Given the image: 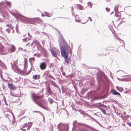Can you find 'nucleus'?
<instances>
[{"label": "nucleus", "instance_id": "7ed1b4c3", "mask_svg": "<svg viewBox=\"0 0 131 131\" xmlns=\"http://www.w3.org/2000/svg\"><path fill=\"white\" fill-rule=\"evenodd\" d=\"M32 99L34 102L37 104V105L40 106L42 108L46 110H49V108L47 106L42 104H39L35 100V99H39L41 98L42 97L40 96H37L36 94L34 93H32Z\"/></svg>", "mask_w": 131, "mask_h": 131}, {"label": "nucleus", "instance_id": "9d476101", "mask_svg": "<svg viewBox=\"0 0 131 131\" xmlns=\"http://www.w3.org/2000/svg\"><path fill=\"white\" fill-rule=\"evenodd\" d=\"M40 51L44 56L46 57L47 55V52L46 51V49L43 48H41Z\"/></svg>", "mask_w": 131, "mask_h": 131}, {"label": "nucleus", "instance_id": "603ef678", "mask_svg": "<svg viewBox=\"0 0 131 131\" xmlns=\"http://www.w3.org/2000/svg\"><path fill=\"white\" fill-rule=\"evenodd\" d=\"M71 9H72V11H73V10L74 9V8H73V7H71Z\"/></svg>", "mask_w": 131, "mask_h": 131}, {"label": "nucleus", "instance_id": "a18cd8bd", "mask_svg": "<svg viewBox=\"0 0 131 131\" xmlns=\"http://www.w3.org/2000/svg\"><path fill=\"white\" fill-rule=\"evenodd\" d=\"M88 18L90 19V21H91L92 20V19L91 18V17H88Z\"/></svg>", "mask_w": 131, "mask_h": 131}, {"label": "nucleus", "instance_id": "2eb2a0df", "mask_svg": "<svg viewBox=\"0 0 131 131\" xmlns=\"http://www.w3.org/2000/svg\"><path fill=\"white\" fill-rule=\"evenodd\" d=\"M76 5L77 7L80 10H82L84 9V7L80 4H77Z\"/></svg>", "mask_w": 131, "mask_h": 131}, {"label": "nucleus", "instance_id": "c756f323", "mask_svg": "<svg viewBox=\"0 0 131 131\" xmlns=\"http://www.w3.org/2000/svg\"><path fill=\"white\" fill-rule=\"evenodd\" d=\"M50 101V103H52L53 102V100L52 99L50 98H49L48 99Z\"/></svg>", "mask_w": 131, "mask_h": 131}, {"label": "nucleus", "instance_id": "f8f14e48", "mask_svg": "<svg viewBox=\"0 0 131 131\" xmlns=\"http://www.w3.org/2000/svg\"><path fill=\"white\" fill-rule=\"evenodd\" d=\"M46 67V65L45 62H43L41 63L40 65V67L41 69L42 70L45 69Z\"/></svg>", "mask_w": 131, "mask_h": 131}, {"label": "nucleus", "instance_id": "774afa93", "mask_svg": "<svg viewBox=\"0 0 131 131\" xmlns=\"http://www.w3.org/2000/svg\"><path fill=\"white\" fill-rule=\"evenodd\" d=\"M42 16H44V15L43 14H42Z\"/></svg>", "mask_w": 131, "mask_h": 131}, {"label": "nucleus", "instance_id": "e2e57ef3", "mask_svg": "<svg viewBox=\"0 0 131 131\" xmlns=\"http://www.w3.org/2000/svg\"><path fill=\"white\" fill-rule=\"evenodd\" d=\"M79 1H80L82 3V0H79Z\"/></svg>", "mask_w": 131, "mask_h": 131}, {"label": "nucleus", "instance_id": "6e6d98bb", "mask_svg": "<svg viewBox=\"0 0 131 131\" xmlns=\"http://www.w3.org/2000/svg\"><path fill=\"white\" fill-rule=\"evenodd\" d=\"M127 79H123V81H127Z\"/></svg>", "mask_w": 131, "mask_h": 131}, {"label": "nucleus", "instance_id": "9b49d317", "mask_svg": "<svg viewBox=\"0 0 131 131\" xmlns=\"http://www.w3.org/2000/svg\"><path fill=\"white\" fill-rule=\"evenodd\" d=\"M35 61V58L34 57L30 58L29 59V61L30 62L31 66H32Z\"/></svg>", "mask_w": 131, "mask_h": 131}, {"label": "nucleus", "instance_id": "5701e85b", "mask_svg": "<svg viewBox=\"0 0 131 131\" xmlns=\"http://www.w3.org/2000/svg\"><path fill=\"white\" fill-rule=\"evenodd\" d=\"M47 90L49 94L51 93V91L49 86L47 88Z\"/></svg>", "mask_w": 131, "mask_h": 131}, {"label": "nucleus", "instance_id": "dca6fc26", "mask_svg": "<svg viewBox=\"0 0 131 131\" xmlns=\"http://www.w3.org/2000/svg\"><path fill=\"white\" fill-rule=\"evenodd\" d=\"M114 37L116 39L119 40L124 45V41L120 39L119 38L118 36L115 35V36Z\"/></svg>", "mask_w": 131, "mask_h": 131}, {"label": "nucleus", "instance_id": "c9c22d12", "mask_svg": "<svg viewBox=\"0 0 131 131\" xmlns=\"http://www.w3.org/2000/svg\"><path fill=\"white\" fill-rule=\"evenodd\" d=\"M10 30L9 29H7L6 30V31L8 33H9L10 32Z\"/></svg>", "mask_w": 131, "mask_h": 131}, {"label": "nucleus", "instance_id": "393cba45", "mask_svg": "<svg viewBox=\"0 0 131 131\" xmlns=\"http://www.w3.org/2000/svg\"><path fill=\"white\" fill-rule=\"evenodd\" d=\"M28 124H29V125L28 126V128L27 129V130H28L29 129V128H30V127H31L32 125V123L31 122H29L28 123Z\"/></svg>", "mask_w": 131, "mask_h": 131}, {"label": "nucleus", "instance_id": "680f3d73", "mask_svg": "<svg viewBox=\"0 0 131 131\" xmlns=\"http://www.w3.org/2000/svg\"><path fill=\"white\" fill-rule=\"evenodd\" d=\"M25 126H26V125H24V124L23 125V127H24Z\"/></svg>", "mask_w": 131, "mask_h": 131}, {"label": "nucleus", "instance_id": "f257e3e1", "mask_svg": "<svg viewBox=\"0 0 131 131\" xmlns=\"http://www.w3.org/2000/svg\"><path fill=\"white\" fill-rule=\"evenodd\" d=\"M58 40L61 55L65 58V63L66 64H69L70 59L68 58V53L70 51L71 53V49H70L68 43L63 38L62 35H59Z\"/></svg>", "mask_w": 131, "mask_h": 131}, {"label": "nucleus", "instance_id": "c03bdc74", "mask_svg": "<svg viewBox=\"0 0 131 131\" xmlns=\"http://www.w3.org/2000/svg\"><path fill=\"white\" fill-rule=\"evenodd\" d=\"M82 83L80 82L79 83V86H82Z\"/></svg>", "mask_w": 131, "mask_h": 131}, {"label": "nucleus", "instance_id": "ea45409f", "mask_svg": "<svg viewBox=\"0 0 131 131\" xmlns=\"http://www.w3.org/2000/svg\"><path fill=\"white\" fill-rule=\"evenodd\" d=\"M42 26H44V28H45L46 27V25H45V23H42Z\"/></svg>", "mask_w": 131, "mask_h": 131}, {"label": "nucleus", "instance_id": "f3484780", "mask_svg": "<svg viewBox=\"0 0 131 131\" xmlns=\"http://www.w3.org/2000/svg\"><path fill=\"white\" fill-rule=\"evenodd\" d=\"M113 94L116 95H118L121 96V95L119 93L117 92L116 90H114L113 92Z\"/></svg>", "mask_w": 131, "mask_h": 131}, {"label": "nucleus", "instance_id": "20e7f679", "mask_svg": "<svg viewBox=\"0 0 131 131\" xmlns=\"http://www.w3.org/2000/svg\"><path fill=\"white\" fill-rule=\"evenodd\" d=\"M17 60L14 61L13 63H11L12 68L14 71L16 72L17 73H21L23 71L18 67L17 66Z\"/></svg>", "mask_w": 131, "mask_h": 131}, {"label": "nucleus", "instance_id": "49530a36", "mask_svg": "<svg viewBox=\"0 0 131 131\" xmlns=\"http://www.w3.org/2000/svg\"><path fill=\"white\" fill-rule=\"evenodd\" d=\"M6 129V126H4V127H3V129Z\"/></svg>", "mask_w": 131, "mask_h": 131}, {"label": "nucleus", "instance_id": "a19ab883", "mask_svg": "<svg viewBox=\"0 0 131 131\" xmlns=\"http://www.w3.org/2000/svg\"><path fill=\"white\" fill-rule=\"evenodd\" d=\"M28 124V123H26L24 124V125H26V126H28H28L29 124Z\"/></svg>", "mask_w": 131, "mask_h": 131}, {"label": "nucleus", "instance_id": "de8ad7c7", "mask_svg": "<svg viewBox=\"0 0 131 131\" xmlns=\"http://www.w3.org/2000/svg\"><path fill=\"white\" fill-rule=\"evenodd\" d=\"M13 120L12 121V123H13L15 121V118L14 117V116H13Z\"/></svg>", "mask_w": 131, "mask_h": 131}, {"label": "nucleus", "instance_id": "13d9d810", "mask_svg": "<svg viewBox=\"0 0 131 131\" xmlns=\"http://www.w3.org/2000/svg\"><path fill=\"white\" fill-rule=\"evenodd\" d=\"M97 122V123L99 125H100V124L99 123V122Z\"/></svg>", "mask_w": 131, "mask_h": 131}, {"label": "nucleus", "instance_id": "ddd939ff", "mask_svg": "<svg viewBox=\"0 0 131 131\" xmlns=\"http://www.w3.org/2000/svg\"><path fill=\"white\" fill-rule=\"evenodd\" d=\"M8 86L9 88L11 90H13L16 89L15 86L12 84L8 83Z\"/></svg>", "mask_w": 131, "mask_h": 131}, {"label": "nucleus", "instance_id": "37998d69", "mask_svg": "<svg viewBox=\"0 0 131 131\" xmlns=\"http://www.w3.org/2000/svg\"><path fill=\"white\" fill-rule=\"evenodd\" d=\"M11 25V24H8L6 25V26H8L9 27Z\"/></svg>", "mask_w": 131, "mask_h": 131}, {"label": "nucleus", "instance_id": "bf43d9fd", "mask_svg": "<svg viewBox=\"0 0 131 131\" xmlns=\"http://www.w3.org/2000/svg\"><path fill=\"white\" fill-rule=\"evenodd\" d=\"M28 35L29 36H31L29 34V33H28Z\"/></svg>", "mask_w": 131, "mask_h": 131}, {"label": "nucleus", "instance_id": "72a5a7b5", "mask_svg": "<svg viewBox=\"0 0 131 131\" xmlns=\"http://www.w3.org/2000/svg\"><path fill=\"white\" fill-rule=\"evenodd\" d=\"M88 117H90V118H91V119H93V120L94 121H96V120L94 119L91 116H90L89 115H88Z\"/></svg>", "mask_w": 131, "mask_h": 131}, {"label": "nucleus", "instance_id": "6e6552de", "mask_svg": "<svg viewBox=\"0 0 131 131\" xmlns=\"http://www.w3.org/2000/svg\"><path fill=\"white\" fill-rule=\"evenodd\" d=\"M13 12L9 11L10 13L14 17L17 18V15L18 14V12L15 10H13Z\"/></svg>", "mask_w": 131, "mask_h": 131}, {"label": "nucleus", "instance_id": "4468645a", "mask_svg": "<svg viewBox=\"0 0 131 131\" xmlns=\"http://www.w3.org/2000/svg\"><path fill=\"white\" fill-rule=\"evenodd\" d=\"M40 76L39 75H34L33 76V78L35 80L38 79H40Z\"/></svg>", "mask_w": 131, "mask_h": 131}, {"label": "nucleus", "instance_id": "6ab92c4d", "mask_svg": "<svg viewBox=\"0 0 131 131\" xmlns=\"http://www.w3.org/2000/svg\"><path fill=\"white\" fill-rule=\"evenodd\" d=\"M118 5H115V6L114 8V10L115 11V12H118Z\"/></svg>", "mask_w": 131, "mask_h": 131}, {"label": "nucleus", "instance_id": "412c9836", "mask_svg": "<svg viewBox=\"0 0 131 131\" xmlns=\"http://www.w3.org/2000/svg\"><path fill=\"white\" fill-rule=\"evenodd\" d=\"M14 99L16 100V101L15 102L16 103H17L19 101V97L18 96H15L14 98Z\"/></svg>", "mask_w": 131, "mask_h": 131}, {"label": "nucleus", "instance_id": "338daca9", "mask_svg": "<svg viewBox=\"0 0 131 131\" xmlns=\"http://www.w3.org/2000/svg\"><path fill=\"white\" fill-rule=\"evenodd\" d=\"M99 104H100L99 105V106H100V105H101V104H102L101 103H100Z\"/></svg>", "mask_w": 131, "mask_h": 131}, {"label": "nucleus", "instance_id": "0e129e2a", "mask_svg": "<svg viewBox=\"0 0 131 131\" xmlns=\"http://www.w3.org/2000/svg\"><path fill=\"white\" fill-rule=\"evenodd\" d=\"M113 13V12H112L111 13V15Z\"/></svg>", "mask_w": 131, "mask_h": 131}, {"label": "nucleus", "instance_id": "79ce46f5", "mask_svg": "<svg viewBox=\"0 0 131 131\" xmlns=\"http://www.w3.org/2000/svg\"><path fill=\"white\" fill-rule=\"evenodd\" d=\"M9 28L11 29H12L13 30V27L12 26V25H11V26H10V27H9Z\"/></svg>", "mask_w": 131, "mask_h": 131}, {"label": "nucleus", "instance_id": "2f4dec72", "mask_svg": "<svg viewBox=\"0 0 131 131\" xmlns=\"http://www.w3.org/2000/svg\"><path fill=\"white\" fill-rule=\"evenodd\" d=\"M3 89V90H4L6 89V87L3 84H2Z\"/></svg>", "mask_w": 131, "mask_h": 131}, {"label": "nucleus", "instance_id": "f03ea898", "mask_svg": "<svg viewBox=\"0 0 131 131\" xmlns=\"http://www.w3.org/2000/svg\"><path fill=\"white\" fill-rule=\"evenodd\" d=\"M20 17V18L21 19V21L31 24H33L34 22L37 23V21L40 20V19L38 18H28L21 15Z\"/></svg>", "mask_w": 131, "mask_h": 131}, {"label": "nucleus", "instance_id": "7c9ffc66", "mask_svg": "<svg viewBox=\"0 0 131 131\" xmlns=\"http://www.w3.org/2000/svg\"><path fill=\"white\" fill-rule=\"evenodd\" d=\"M6 2L7 3V5L8 6H10L11 5L10 2H8L7 1H6Z\"/></svg>", "mask_w": 131, "mask_h": 131}, {"label": "nucleus", "instance_id": "4c0bfd02", "mask_svg": "<svg viewBox=\"0 0 131 131\" xmlns=\"http://www.w3.org/2000/svg\"><path fill=\"white\" fill-rule=\"evenodd\" d=\"M100 106H104V107H107V106H106L105 105H104V104H101V105H100Z\"/></svg>", "mask_w": 131, "mask_h": 131}, {"label": "nucleus", "instance_id": "39448f33", "mask_svg": "<svg viewBox=\"0 0 131 131\" xmlns=\"http://www.w3.org/2000/svg\"><path fill=\"white\" fill-rule=\"evenodd\" d=\"M57 127L59 131H68L69 128L68 125L66 124H59Z\"/></svg>", "mask_w": 131, "mask_h": 131}, {"label": "nucleus", "instance_id": "bb28decb", "mask_svg": "<svg viewBox=\"0 0 131 131\" xmlns=\"http://www.w3.org/2000/svg\"><path fill=\"white\" fill-rule=\"evenodd\" d=\"M29 40V38H26L25 39H22V40H23V42H26L28 40Z\"/></svg>", "mask_w": 131, "mask_h": 131}, {"label": "nucleus", "instance_id": "c85d7f7f", "mask_svg": "<svg viewBox=\"0 0 131 131\" xmlns=\"http://www.w3.org/2000/svg\"><path fill=\"white\" fill-rule=\"evenodd\" d=\"M49 128L50 130L51 131H53V126H52L51 125L50 126Z\"/></svg>", "mask_w": 131, "mask_h": 131}, {"label": "nucleus", "instance_id": "a211bd4d", "mask_svg": "<svg viewBox=\"0 0 131 131\" xmlns=\"http://www.w3.org/2000/svg\"><path fill=\"white\" fill-rule=\"evenodd\" d=\"M99 109L101 110L102 112L104 114H105L106 115H107V114L106 113V111L104 108H99Z\"/></svg>", "mask_w": 131, "mask_h": 131}, {"label": "nucleus", "instance_id": "473e14b6", "mask_svg": "<svg viewBox=\"0 0 131 131\" xmlns=\"http://www.w3.org/2000/svg\"><path fill=\"white\" fill-rule=\"evenodd\" d=\"M119 13V12H117V13H115V15L117 17H119V15H118V13Z\"/></svg>", "mask_w": 131, "mask_h": 131}, {"label": "nucleus", "instance_id": "aec40b11", "mask_svg": "<svg viewBox=\"0 0 131 131\" xmlns=\"http://www.w3.org/2000/svg\"><path fill=\"white\" fill-rule=\"evenodd\" d=\"M45 13H46V16L48 17H50L53 14L52 13H50L46 12H45Z\"/></svg>", "mask_w": 131, "mask_h": 131}, {"label": "nucleus", "instance_id": "69168bd1", "mask_svg": "<svg viewBox=\"0 0 131 131\" xmlns=\"http://www.w3.org/2000/svg\"><path fill=\"white\" fill-rule=\"evenodd\" d=\"M22 131H26L25 129H23L22 130Z\"/></svg>", "mask_w": 131, "mask_h": 131}, {"label": "nucleus", "instance_id": "b1692460", "mask_svg": "<svg viewBox=\"0 0 131 131\" xmlns=\"http://www.w3.org/2000/svg\"><path fill=\"white\" fill-rule=\"evenodd\" d=\"M62 66L61 68H60V69L61 70V71L62 72V74L64 76H65L66 75L65 73L63 71Z\"/></svg>", "mask_w": 131, "mask_h": 131}, {"label": "nucleus", "instance_id": "864d4df0", "mask_svg": "<svg viewBox=\"0 0 131 131\" xmlns=\"http://www.w3.org/2000/svg\"><path fill=\"white\" fill-rule=\"evenodd\" d=\"M0 21L1 22H3V20H2V19H0Z\"/></svg>", "mask_w": 131, "mask_h": 131}, {"label": "nucleus", "instance_id": "4be33fe9", "mask_svg": "<svg viewBox=\"0 0 131 131\" xmlns=\"http://www.w3.org/2000/svg\"><path fill=\"white\" fill-rule=\"evenodd\" d=\"M19 80V77L15 78L14 79V81L15 83H17Z\"/></svg>", "mask_w": 131, "mask_h": 131}, {"label": "nucleus", "instance_id": "5fc2aeb1", "mask_svg": "<svg viewBox=\"0 0 131 131\" xmlns=\"http://www.w3.org/2000/svg\"><path fill=\"white\" fill-rule=\"evenodd\" d=\"M120 116L121 117V118H122V119H123V115H121Z\"/></svg>", "mask_w": 131, "mask_h": 131}, {"label": "nucleus", "instance_id": "3c124183", "mask_svg": "<svg viewBox=\"0 0 131 131\" xmlns=\"http://www.w3.org/2000/svg\"><path fill=\"white\" fill-rule=\"evenodd\" d=\"M89 21V20H88L86 21L84 23H82L83 24H84L85 23H86L87 22Z\"/></svg>", "mask_w": 131, "mask_h": 131}, {"label": "nucleus", "instance_id": "cd10ccee", "mask_svg": "<svg viewBox=\"0 0 131 131\" xmlns=\"http://www.w3.org/2000/svg\"><path fill=\"white\" fill-rule=\"evenodd\" d=\"M3 100H4V103H5V105H7V103L6 101V100L5 99V96H3Z\"/></svg>", "mask_w": 131, "mask_h": 131}, {"label": "nucleus", "instance_id": "1a4fd4ad", "mask_svg": "<svg viewBox=\"0 0 131 131\" xmlns=\"http://www.w3.org/2000/svg\"><path fill=\"white\" fill-rule=\"evenodd\" d=\"M72 16H74L75 18V21L77 22H80V21L81 20H80V19H78L77 18V17L78 16V18H79V17L78 16L75 14H74V13L73 12V11H72Z\"/></svg>", "mask_w": 131, "mask_h": 131}, {"label": "nucleus", "instance_id": "8fccbe9b", "mask_svg": "<svg viewBox=\"0 0 131 131\" xmlns=\"http://www.w3.org/2000/svg\"><path fill=\"white\" fill-rule=\"evenodd\" d=\"M130 76H131V75H124V76H122V77H130Z\"/></svg>", "mask_w": 131, "mask_h": 131}, {"label": "nucleus", "instance_id": "09e8293b", "mask_svg": "<svg viewBox=\"0 0 131 131\" xmlns=\"http://www.w3.org/2000/svg\"><path fill=\"white\" fill-rule=\"evenodd\" d=\"M130 76H131V75H124V76H122V77H130Z\"/></svg>", "mask_w": 131, "mask_h": 131}, {"label": "nucleus", "instance_id": "0eeeda50", "mask_svg": "<svg viewBox=\"0 0 131 131\" xmlns=\"http://www.w3.org/2000/svg\"><path fill=\"white\" fill-rule=\"evenodd\" d=\"M15 50V48L13 45L10 46L8 47L7 50L8 52L9 53H12L14 52Z\"/></svg>", "mask_w": 131, "mask_h": 131}, {"label": "nucleus", "instance_id": "423d86ee", "mask_svg": "<svg viewBox=\"0 0 131 131\" xmlns=\"http://www.w3.org/2000/svg\"><path fill=\"white\" fill-rule=\"evenodd\" d=\"M51 52L53 57H56L57 55H59L60 51L54 47H51L50 49Z\"/></svg>", "mask_w": 131, "mask_h": 131}, {"label": "nucleus", "instance_id": "4d7b16f0", "mask_svg": "<svg viewBox=\"0 0 131 131\" xmlns=\"http://www.w3.org/2000/svg\"><path fill=\"white\" fill-rule=\"evenodd\" d=\"M50 78H52V79H54H54L53 78V77L52 76H51V77H50Z\"/></svg>", "mask_w": 131, "mask_h": 131}, {"label": "nucleus", "instance_id": "f704fd0d", "mask_svg": "<svg viewBox=\"0 0 131 131\" xmlns=\"http://www.w3.org/2000/svg\"><path fill=\"white\" fill-rule=\"evenodd\" d=\"M127 124L128 125V126L130 127H131V122H128Z\"/></svg>", "mask_w": 131, "mask_h": 131}, {"label": "nucleus", "instance_id": "a878e982", "mask_svg": "<svg viewBox=\"0 0 131 131\" xmlns=\"http://www.w3.org/2000/svg\"><path fill=\"white\" fill-rule=\"evenodd\" d=\"M88 4L90 8H92V4H91L90 2H89L88 3Z\"/></svg>", "mask_w": 131, "mask_h": 131}, {"label": "nucleus", "instance_id": "052dcab7", "mask_svg": "<svg viewBox=\"0 0 131 131\" xmlns=\"http://www.w3.org/2000/svg\"><path fill=\"white\" fill-rule=\"evenodd\" d=\"M97 78H98L99 77V76H98V74H97Z\"/></svg>", "mask_w": 131, "mask_h": 131}, {"label": "nucleus", "instance_id": "e433bc0d", "mask_svg": "<svg viewBox=\"0 0 131 131\" xmlns=\"http://www.w3.org/2000/svg\"><path fill=\"white\" fill-rule=\"evenodd\" d=\"M24 62L25 64L27 62V58H25L24 59Z\"/></svg>", "mask_w": 131, "mask_h": 131}, {"label": "nucleus", "instance_id": "58836bf2", "mask_svg": "<svg viewBox=\"0 0 131 131\" xmlns=\"http://www.w3.org/2000/svg\"><path fill=\"white\" fill-rule=\"evenodd\" d=\"M106 10L107 11V12H109L110 11V9L109 8H106Z\"/></svg>", "mask_w": 131, "mask_h": 131}]
</instances>
